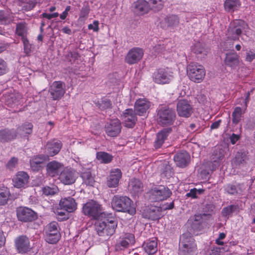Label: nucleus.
<instances>
[{
  "label": "nucleus",
  "instance_id": "nucleus-47",
  "mask_svg": "<svg viewBox=\"0 0 255 255\" xmlns=\"http://www.w3.org/2000/svg\"><path fill=\"white\" fill-rule=\"evenodd\" d=\"M81 177L83 179V183L87 186H93L95 183L94 177L92 175L90 171H86L81 174Z\"/></svg>",
  "mask_w": 255,
  "mask_h": 255
},
{
  "label": "nucleus",
  "instance_id": "nucleus-5",
  "mask_svg": "<svg viewBox=\"0 0 255 255\" xmlns=\"http://www.w3.org/2000/svg\"><path fill=\"white\" fill-rule=\"evenodd\" d=\"M187 73L191 81L199 83L203 80L206 71L202 65L192 62L187 66Z\"/></svg>",
  "mask_w": 255,
  "mask_h": 255
},
{
  "label": "nucleus",
  "instance_id": "nucleus-35",
  "mask_svg": "<svg viewBox=\"0 0 255 255\" xmlns=\"http://www.w3.org/2000/svg\"><path fill=\"white\" fill-rule=\"evenodd\" d=\"M5 104L10 108H14L19 104L20 96L13 93L5 94L4 96Z\"/></svg>",
  "mask_w": 255,
  "mask_h": 255
},
{
  "label": "nucleus",
  "instance_id": "nucleus-4",
  "mask_svg": "<svg viewBox=\"0 0 255 255\" xmlns=\"http://www.w3.org/2000/svg\"><path fill=\"white\" fill-rule=\"evenodd\" d=\"M157 120L162 126H170L173 124L176 119V113L174 110L168 107H161L157 112Z\"/></svg>",
  "mask_w": 255,
  "mask_h": 255
},
{
  "label": "nucleus",
  "instance_id": "nucleus-53",
  "mask_svg": "<svg viewBox=\"0 0 255 255\" xmlns=\"http://www.w3.org/2000/svg\"><path fill=\"white\" fill-rule=\"evenodd\" d=\"M24 47V51L26 55H29L32 51L31 45L29 43L27 38H23L21 39Z\"/></svg>",
  "mask_w": 255,
  "mask_h": 255
},
{
  "label": "nucleus",
  "instance_id": "nucleus-11",
  "mask_svg": "<svg viewBox=\"0 0 255 255\" xmlns=\"http://www.w3.org/2000/svg\"><path fill=\"white\" fill-rule=\"evenodd\" d=\"M131 10L136 15H143L150 11V6L145 0H136L132 3Z\"/></svg>",
  "mask_w": 255,
  "mask_h": 255
},
{
  "label": "nucleus",
  "instance_id": "nucleus-48",
  "mask_svg": "<svg viewBox=\"0 0 255 255\" xmlns=\"http://www.w3.org/2000/svg\"><path fill=\"white\" fill-rule=\"evenodd\" d=\"M150 9L154 11L161 10L163 7V2L162 0H149Z\"/></svg>",
  "mask_w": 255,
  "mask_h": 255
},
{
  "label": "nucleus",
  "instance_id": "nucleus-6",
  "mask_svg": "<svg viewBox=\"0 0 255 255\" xmlns=\"http://www.w3.org/2000/svg\"><path fill=\"white\" fill-rule=\"evenodd\" d=\"M58 224L55 221L51 222L45 228L46 241L51 244L57 243L60 239V235L58 229Z\"/></svg>",
  "mask_w": 255,
  "mask_h": 255
},
{
  "label": "nucleus",
  "instance_id": "nucleus-16",
  "mask_svg": "<svg viewBox=\"0 0 255 255\" xmlns=\"http://www.w3.org/2000/svg\"><path fill=\"white\" fill-rule=\"evenodd\" d=\"M125 126L129 128H132L137 121V117L135 110L132 109H126L122 115Z\"/></svg>",
  "mask_w": 255,
  "mask_h": 255
},
{
  "label": "nucleus",
  "instance_id": "nucleus-38",
  "mask_svg": "<svg viewBox=\"0 0 255 255\" xmlns=\"http://www.w3.org/2000/svg\"><path fill=\"white\" fill-rule=\"evenodd\" d=\"M48 159L47 156L40 155L33 157L30 160V167L33 170L38 171L40 165Z\"/></svg>",
  "mask_w": 255,
  "mask_h": 255
},
{
  "label": "nucleus",
  "instance_id": "nucleus-20",
  "mask_svg": "<svg viewBox=\"0 0 255 255\" xmlns=\"http://www.w3.org/2000/svg\"><path fill=\"white\" fill-rule=\"evenodd\" d=\"M83 213L91 218L92 219L96 220H102L103 219L108 217L109 214H107L102 212L101 208H82Z\"/></svg>",
  "mask_w": 255,
  "mask_h": 255
},
{
  "label": "nucleus",
  "instance_id": "nucleus-3",
  "mask_svg": "<svg viewBox=\"0 0 255 255\" xmlns=\"http://www.w3.org/2000/svg\"><path fill=\"white\" fill-rule=\"evenodd\" d=\"M211 220V215L210 214H196L189 218L187 225L195 233L206 228Z\"/></svg>",
  "mask_w": 255,
  "mask_h": 255
},
{
  "label": "nucleus",
  "instance_id": "nucleus-1",
  "mask_svg": "<svg viewBox=\"0 0 255 255\" xmlns=\"http://www.w3.org/2000/svg\"><path fill=\"white\" fill-rule=\"evenodd\" d=\"M198 248L194 237L189 233L183 234L179 240V255H197Z\"/></svg>",
  "mask_w": 255,
  "mask_h": 255
},
{
  "label": "nucleus",
  "instance_id": "nucleus-51",
  "mask_svg": "<svg viewBox=\"0 0 255 255\" xmlns=\"http://www.w3.org/2000/svg\"><path fill=\"white\" fill-rule=\"evenodd\" d=\"M204 190L203 189H197L196 188L192 189L190 190L189 192L187 193L186 196L188 197H191L192 198H197V194H201L203 193Z\"/></svg>",
  "mask_w": 255,
  "mask_h": 255
},
{
  "label": "nucleus",
  "instance_id": "nucleus-12",
  "mask_svg": "<svg viewBox=\"0 0 255 255\" xmlns=\"http://www.w3.org/2000/svg\"><path fill=\"white\" fill-rule=\"evenodd\" d=\"M143 50L139 47H134L131 49L125 57V61L129 65L138 63L143 56Z\"/></svg>",
  "mask_w": 255,
  "mask_h": 255
},
{
  "label": "nucleus",
  "instance_id": "nucleus-46",
  "mask_svg": "<svg viewBox=\"0 0 255 255\" xmlns=\"http://www.w3.org/2000/svg\"><path fill=\"white\" fill-rule=\"evenodd\" d=\"M96 158L101 163L107 164L112 161L113 156L106 152H98L96 154Z\"/></svg>",
  "mask_w": 255,
  "mask_h": 255
},
{
  "label": "nucleus",
  "instance_id": "nucleus-18",
  "mask_svg": "<svg viewBox=\"0 0 255 255\" xmlns=\"http://www.w3.org/2000/svg\"><path fill=\"white\" fill-rule=\"evenodd\" d=\"M134 242V236L133 234L125 233L120 237L116 247L117 250H123L128 248L129 245H133Z\"/></svg>",
  "mask_w": 255,
  "mask_h": 255
},
{
  "label": "nucleus",
  "instance_id": "nucleus-36",
  "mask_svg": "<svg viewBox=\"0 0 255 255\" xmlns=\"http://www.w3.org/2000/svg\"><path fill=\"white\" fill-rule=\"evenodd\" d=\"M144 251L148 255H153L157 251V242L156 239L149 240L143 245Z\"/></svg>",
  "mask_w": 255,
  "mask_h": 255
},
{
  "label": "nucleus",
  "instance_id": "nucleus-10",
  "mask_svg": "<svg viewBox=\"0 0 255 255\" xmlns=\"http://www.w3.org/2000/svg\"><path fill=\"white\" fill-rule=\"evenodd\" d=\"M49 92L53 100H59L64 95V84L61 81H54L50 86Z\"/></svg>",
  "mask_w": 255,
  "mask_h": 255
},
{
  "label": "nucleus",
  "instance_id": "nucleus-22",
  "mask_svg": "<svg viewBox=\"0 0 255 255\" xmlns=\"http://www.w3.org/2000/svg\"><path fill=\"white\" fill-rule=\"evenodd\" d=\"M112 207H130L133 204L132 201L127 196L115 195L112 200Z\"/></svg>",
  "mask_w": 255,
  "mask_h": 255
},
{
  "label": "nucleus",
  "instance_id": "nucleus-62",
  "mask_svg": "<svg viewBox=\"0 0 255 255\" xmlns=\"http://www.w3.org/2000/svg\"><path fill=\"white\" fill-rule=\"evenodd\" d=\"M154 52L156 54H159L160 53H163L165 51V47L162 44H157L156 45L154 48Z\"/></svg>",
  "mask_w": 255,
  "mask_h": 255
},
{
  "label": "nucleus",
  "instance_id": "nucleus-63",
  "mask_svg": "<svg viewBox=\"0 0 255 255\" xmlns=\"http://www.w3.org/2000/svg\"><path fill=\"white\" fill-rule=\"evenodd\" d=\"M235 208H223L222 212L223 216L225 217H229L233 212Z\"/></svg>",
  "mask_w": 255,
  "mask_h": 255
},
{
  "label": "nucleus",
  "instance_id": "nucleus-60",
  "mask_svg": "<svg viewBox=\"0 0 255 255\" xmlns=\"http://www.w3.org/2000/svg\"><path fill=\"white\" fill-rule=\"evenodd\" d=\"M255 59V51H249L246 53V60L248 62H252Z\"/></svg>",
  "mask_w": 255,
  "mask_h": 255
},
{
  "label": "nucleus",
  "instance_id": "nucleus-61",
  "mask_svg": "<svg viewBox=\"0 0 255 255\" xmlns=\"http://www.w3.org/2000/svg\"><path fill=\"white\" fill-rule=\"evenodd\" d=\"M100 205L96 201L91 200L85 203L83 206V207H99Z\"/></svg>",
  "mask_w": 255,
  "mask_h": 255
},
{
  "label": "nucleus",
  "instance_id": "nucleus-13",
  "mask_svg": "<svg viewBox=\"0 0 255 255\" xmlns=\"http://www.w3.org/2000/svg\"><path fill=\"white\" fill-rule=\"evenodd\" d=\"M77 177V173L75 170L65 168L60 172L59 179L65 185H71L75 183Z\"/></svg>",
  "mask_w": 255,
  "mask_h": 255
},
{
  "label": "nucleus",
  "instance_id": "nucleus-57",
  "mask_svg": "<svg viewBox=\"0 0 255 255\" xmlns=\"http://www.w3.org/2000/svg\"><path fill=\"white\" fill-rule=\"evenodd\" d=\"M58 191V189L56 188H51L49 187H45L43 189V193L45 195H53Z\"/></svg>",
  "mask_w": 255,
  "mask_h": 255
},
{
  "label": "nucleus",
  "instance_id": "nucleus-50",
  "mask_svg": "<svg viewBox=\"0 0 255 255\" xmlns=\"http://www.w3.org/2000/svg\"><path fill=\"white\" fill-rule=\"evenodd\" d=\"M9 195V192L7 189L0 192V206L4 205L6 203Z\"/></svg>",
  "mask_w": 255,
  "mask_h": 255
},
{
  "label": "nucleus",
  "instance_id": "nucleus-41",
  "mask_svg": "<svg viewBox=\"0 0 255 255\" xmlns=\"http://www.w3.org/2000/svg\"><path fill=\"white\" fill-rule=\"evenodd\" d=\"M32 124L30 123H27L17 128L16 132L17 134H19L21 136H26L32 133Z\"/></svg>",
  "mask_w": 255,
  "mask_h": 255
},
{
  "label": "nucleus",
  "instance_id": "nucleus-24",
  "mask_svg": "<svg viewBox=\"0 0 255 255\" xmlns=\"http://www.w3.org/2000/svg\"><path fill=\"white\" fill-rule=\"evenodd\" d=\"M63 165L56 161L49 162L46 165L47 174L51 177H55L61 172Z\"/></svg>",
  "mask_w": 255,
  "mask_h": 255
},
{
  "label": "nucleus",
  "instance_id": "nucleus-34",
  "mask_svg": "<svg viewBox=\"0 0 255 255\" xmlns=\"http://www.w3.org/2000/svg\"><path fill=\"white\" fill-rule=\"evenodd\" d=\"M53 212L56 215L58 221L67 220L70 217V214L73 212L76 208H53Z\"/></svg>",
  "mask_w": 255,
  "mask_h": 255
},
{
  "label": "nucleus",
  "instance_id": "nucleus-39",
  "mask_svg": "<svg viewBox=\"0 0 255 255\" xmlns=\"http://www.w3.org/2000/svg\"><path fill=\"white\" fill-rule=\"evenodd\" d=\"M248 153L247 151L238 152L233 160V164L236 166L246 164V160L248 159Z\"/></svg>",
  "mask_w": 255,
  "mask_h": 255
},
{
  "label": "nucleus",
  "instance_id": "nucleus-27",
  "mask_svg": "<svg viewBox=\"0 0 255 255\" xmlns=\"http://www.w3.org/2000/svg\"><path fill=\"white\" fill-rule=\"evenodd\" d=\"M190 155L185 151L177 153L174 156V160L176 164L180 167H184L190 161Z\"/></svg>",
  "mask_w": 255,
  "mask_h": 255
},
{
  "label": "nucleus",
  "instance_id": "nucleus-32",
  "mask_svg": "<svg viewBox=\"0 0 255 255\" xmlns=\"http://www.w3.org/2000/svg\"><path fill=\"white\" fill-rule=\"evenodd\" d=\"M224 62L226 66L236 69L240 63L239 56L236 52L227 53Z\"/></svg>",
  "mask_w": 255,
  "mask_h": 255
},
{
  "label": "nucleus",
  "instance_id": "nucleus-15",
  "mask_svg": "<svg viewBox=\"0 0 255 255\" xmlns=\"http://www.w3.org/2000/svg\"><path fill=\"white\" fill-rule=\"evenodd\" d=\"M152 199L156 201L166 199L171 194V192L167 188L163 186L155 187L151 190Z\"/></svg>",
  "mask_w": 255,
  "mask_h": 255
},
{
  "label": "nucleus",
  "instance_id": "nucleus-28",
  "mask_svg": "<svg viewBox=\"0 0 255 255\" xmlns=\"http://www.w3.org/2000/svg\"><path fill=\"white\" fill-rule=\"evenodd\" d=\"M122 175V172L119 169H115L111 170L108 178L107 185L111 188L117 187L119 184Z\"/></svg>",
  "mask_w": 255,
  "mask_h": 255
},
{
  "label": "nucleus",
  "instance_id": "nucleus-42",
  "mask_svg": "<svg viewBox=\"0 0 255 255\" xmlns=\"http://www.w3.org/2000/svg\"><path fill=\"white\" fill-rule=\"evenodd\" d=\"M241 6L239 0H226L224 2V7L228 12H233L238 10Z\"/></svg>",
  "mask_w": 255,
  "mask_h": 255
},
{
  "label": "nucleus",
  "instance_id": "nucleus-30",
  "mask_svg": "<svg viewBox=\"0 0 255 255\" xmlns=\"http://www.w3.org/2000/svg\"><path fill=\"white\" fill-rule=\"evenodd\" d=\"M29 176L25 172H18L13 179L14 187L16 188L24 187L28 182Z\"/></svg>",
  "mask_w": 255,
  "mask_h": 255
},
{
  "label": "nucleus",
  "instance_id": "nucleus-7",
  "mask_svg": "<svg viewBox=\"0 0 255 255\" xmlns=\"http://www.w3.org/2000/svg\"><path fill=\"white\" fill-rule=\"evenodd\" d=\"M247 26L246 23L242 20H235L232 21L228 29L227 35L229 38L236 40L239 39L242 30Z\"/></svg>",
  "mask_w": 255,
  "mask_h": 255
},
{
  "label": "nucleus",
  "instance_id": "nucleus-43",
  "mask_svg": "<svg viewBox=\"0 0 255 255\" xmlns=\"http://www.w3.org/2000/svg\"><path fill=\"white\" fill-rule=\"evenodd\" d=\"M244 113L245 111H244L241 107H236L232 115V121L233 124L235 125L238 124L241 122L242 118L243 117Z\"/></svg>",
  "mask_w": 255,
  "mask_h": 255
},
{
  "label": "nucleus",
  "instance_id": "nucleus-29",
  "mask_svg": "<svg viewBox=\"0 0 255 255\" xmlns=\"http://www.w3.org/2000/svg\"><path fill=\"white\" fill-rule=\"evenodd\" d=\"M163 208H146L142 212V216L144 218H147L153 221L158 220L162 217L161 212Z\"/></svg>",
  "mask_w": 255,
  "mask_h": 255
},
{
  "label": "nucleus",
  "instance_id": "nucleus-59",
  "mask_svg": "<svg viewBox=\"0 0 255 255\" xmlns=\"http://www.w3.org/2000/svg\"><path fill=\"white\" fill-rule=\"evenodd\" d=\"M117 211L118 212L128 213L130 215L132 216L136 213V208H119Z\"/></svg>",
  "mask_w": 255,
  "mask_h": 255
},
{
  "label": "nucleus",
  "instance_id": "nucleus-58",
  "mask_svg": "<svg viewBox=\"0 0 255 255\" xmlns=\"http://www.w3.org/2000/svg\"><path fill=\"white\" fill-rule=\"evenodd\" d=\"M18 159L15 157H12L6 164L7 167L9 169H12L17 165Z\"/></svg>",
  "mask_w": 255,
  "mask_h": 255
},
{
  "label": "nucleus",
  "instance_id": "nucleus-19",
  "mask_svg": "<svg viewBox=\"0 0 255 255\" xmlns=\"http://www.w3.org/2000/svg\"><path fill=\"white\" fill-rule=\"evenodd\" d=\"M15 248L18 253L23 254L28 252L30 249L29 239L26 236H20L15 240Z\"/></svg>",
  "mask_w": 255,
  "mask_h": 255
},
{
  "label": "nucleus",
  "instance_id": "nucleus-56",
  "mask_svg": "<svg viewBox=\"0 0 255 255\" xmlns=\"http://www.w3.org/2000/svg\"><path fill=\"white\" fill-rule=\"evenodd\" d=\"M9 15L3 10H0V24H6L9 20Z\"/></svg>",
  "mask_w": 255,
  "mask_h": 255
},
{
  "label": "nucleus",
  "instance_id": "nucleus-40",
  "mask_svg": "<svg viewBox=\"0 0 255 255\" xmlns=\"http://www.w3.org/2000/svg\"><path fill=\"white\" fill-rule=\"evenodd\" d=\"M15 34L20 36L21 39L26 38L28 34V27L25 21L17 23L16 25Z\"/></svg>",
  "mask_w": 255,
  "mask_h": 255
},
{
  "label": "nucleus",
  "instance_id": "nucleus-64",
  "mask_svg": "<svg viewBox=\"0 0 255 255\" xmlns=\"http://www.w3.org/2000/svg\"><path fill=\"white\" fill-rule=\"evenodd\" d=\"M88 28L89 29H93L94 31H98L99 29L98 21L95 20L93 24H89Z\"/></svg>",
  "mask_w": 255,
  "mask_h": 255
},
{
  "label": "nucleus",
  "instance_id": "nucleus-54",
  "mask_svg": "<svg viewBox=\"0 0 255 255\" xmlns=\"http://www.w3.org/2000/svg\"><path fill=\"white\" fill-rule=\"evenodd\" d=\"M90 10V6L88 4L84 5L80 11V18H87L89 15Z\"/></svg>",
  "mask_w": 255,
  "mask_h": 255
},
{
  "label": "nucleus",
  "instance_id": "nucleus-2",
  "mask_svg": "<svg viewBox=\"0 0 255 255\" xmlns=\"http://www.w3.org/2000/svg\"><path fill=\"white\" fill-rule=\"evenodd\" d=\"M104 221L95 224V229L100 236H109L114 234L117 227L118 222L115 217L109 214Z\"/></svg>",
  "mask_w": 255,
  "mask_h": 255
},
{
  "label": "nucleus",
  "instance_id": "nucleus-49",
  "mask_svg": "<svg viewBox=\"0 0 255 255\" xmlns=\"http://www.w3.org/2000/svg\"><path fill=\"white\" fill-rule=\"evenodd\" d=\"M220 165L219 160H215L213 161H208L205 165L206 172L209 174L210 172L215 170Z\"/></svg>",
  "mask_w": 255,
  "mask_h": 255
},
{
  "label": "nucleus",
  "instance_id": "nucleus-31",
  "mask_svg": "<svg viewBox=\"0 0 255 255\" xmlns=\"http://www.w3.org/2000/svg\"><path fill=\"white\" fill-rule=\"evenodd\" d=\"M17 133L14 129L5 128L0 130V142H8L15 139Z\"/></svg>",
  "mask_w": 255,
  "mask_h": 255
},
{
  "label": "nucleus",
  "instance_id": "nucleus-55",
  "mask_svg": "<svg viewBox=\"0 0 255 255\" xmlns=\"http://www.w3.org/2000/svg\"><path fill=\"white\" fill-rule=\"evenodd\" d=\"M8 68L7 63L2 58H0V76L7 73Z\"/></svg>",
  "mask_w": 255,
  "mask_h": 255
},
{
  "label": "nucleus",
  "instance_id": "nucleus-14",
  "mask_svg": "<svg viewBox=\"0 0 255 255\" xmlns=\"http://www.w3.org/2000/svg\"><path fill=\"white\" fill-rule=\"evenodd\" d=\"M121 123L116 119L108 123L105 126V131L108 135L111 137L118 136L121 131Z\"/></svg>",
  "mask_w": 255,
  "mask_h": 255
},
{
  "label": "nucleus",
  "instance_id": "nucleus-45",
  "mask_svg": "<svg viewBox=\"0 0 255 255\" xmlns=\"http://www.w3.org/2000/svg\"><path fill=\"white\" fill-rule=\"evenodd\" d=\"M60 207H76V200L71 197L62 198L59 202Z\"/></svg>",
  "mask_w": 255,
  "mask_h": 255
},
{
  "label": "nucleus",
  "instance_id": "nucleus-8",
  "mask_svg": "<svg viewBox=\"0 0 255 255\" xmlns=\"http://www.w3.org/2000/svg\"><path fill=\"white\" fill-rule=\"evenodd\" d=\"M176 110L178 116L184 118L189 117L194 111L192 106L188 100L185 99L180 100L178 102Z\"/></svg>",
  "mask_w": 255,
  "mask_h": 255
},
{
  "label": "nucleus",
  "instance_id": "nucleus-25",
  "mask_svg": "<svg viewBox=\"0 0 255 255\" xmlns=\"http://www.w3.org/2000/svg\"><path fill=\"white\" fill-rule=\"evenodd\" d=\"M151 106L149 101L145 99H139L134 105V110L139 116L143 115Z\"/></svg>",
  "mask_w": 255,
  "mask_h": 255
},
{
  "label": "nucleus",
  "instance_id": "nucleus-26",
  "mask_svg": "<svg viewBox=\"0 0 255 255\" xmlns=\"http://www.w3.org/2000/svg\"><path fill=\"white\" fill-rule=\"evenodd\" d=\"M172 130L171 128H168L163 129L157 133L154 144L155 148H159L162 145Z\"/></svg>",
  "mask_w": 255,
  "mask_h": 255
},
{
  "label": "nucleus",
  "instance_id": "nucleus-44",
  "mask_svg": "<svg viewBox=\"0 0 255 255\" xmlns=\"http://www.w3.org/2000/svg\"><path fill=\"white\" fill-rule=\"evenodd\" d=\"M191 49L192 51L198 56L199 55H205L207 54L204 44L200 42H196L192 47Z\"/></svg>",
  "mask_w": 255,
  "mask_h": 255
},
{
  "label": "nucleus",
  "instance_id": "nucleus-21",
  "mask_svg": "<svg viewBox=\"0 0 255 255\" xmlns=\"http://www.w3.org/2000/svg\"><path fill=\"white\" fill-rule=\"evenodd\" d=\"M179 18L177 15H169L161 20L160 25L163 29L174 28L179 25Z\"/></svg>",
  "mask_w": 255,
  "mask_h": 255
},
{
  "label": "nucleus",
  "instance_id": "nucleus-17",
  "mask_svg": "<svg viewBox=\"0 0 255 255\" xmlns=\"http://www.w3.org/2000/svg\"><path fill=\"white\" fill-rule=\"evenodd\" d=\"M17 210L18 219L22 222H31L37 218L36 214L31 208H19Z\"/></svg>",
  "mask_w": 255,
  "mask_h": 255
},
{
  "label": "nucleus",
  "instance_id": "nucleus-23",
  "mask_svg": "<svg viewBox=\"0 0 255 255\" xmlns=\"http://www.w3.org/2000/svg\"><path fill=\"white\" fill-rule=\"evenodd\" d=\"M128 190L132 196H138L143 191V184L139 179L132 178L128 183Z\"/></svg>",
  "mask_w": 255,
  "mask_h": 255
},
{
  "label": "nucleus",
  "instance_id": "nucleus-9",
  "mask_svg": "<svg viewBox=\"0 0 255 255\" xmlns=\"http://www.w3.org/2000/svg\"><path fill=\"white\" fill-rule=\"evenodd\" d=\"M173 79L172 72L164 69H159L153 75L154 82L159 84H165L170 82Z\"/></svg>",
  "mask_w": 255,
  "mask_h": 255
},
{
  "label": "nucleus",
  "instance_id": "nucleus-52",
  "mask_svg": "<svg viewBox=\"0 0 255 255\" xmlns=\"http://www.w3.org/2000/svg\"><path fill=\"white\" fill-rule=\"evenodd\" d=\"M173 169L171 166L169 164H165L162 168V174L164 176L169 178L173 174Z\"/></svg>",
  "mask_w": 255,
  "mask_h": 255
},
{
  "label": "nucleus",
  "instance_id": "nucleus-37",
  "mask_svg": "<svg viewBox=\"0 0 255 255\" xmlns=\"http://www.w3.org/2000/svg\"><path fill=\"white\" fill-rule=\"evenodd\" d=\"M243 185L241 184L234 185L228 184L224 187L225 191L229 194L236 195L241 194L244 190Z\"/></svg>",
  "mask_w": 255,
  "mask_h": 255
},
{
  "label": "nucleus",
  "instance_id": "nucleus-33",
  "mask_svg": "<svg viewBox=\"0 0 255 255\" xmlns=\"http://www.w3.org/2000/svg\"><path fill=\"white\" fill-rule=\"evenodd\" d=\"M62 143L60 141L48 142L45 146V152L50 156L57 154L60 150Z\"/></svg>",
  "mask_w": 255,
  "mask_h": 255
}]
</instances>
